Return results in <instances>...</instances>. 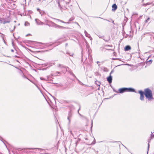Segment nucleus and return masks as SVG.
I'll list each match as a JSON object with an SVG mask.
<instances>
[{
  "label": "nucleus",
  "instance_id": "f8f14e48",
  "mask_svg": "<svg viewBox=\"0 0 154 154\" xmlns=\"http://www.w3.org/2000/svg\"><path fill=\"white\" fill-rule=\"evenodd\" d=\"M126 91L133 92H135L134 89L132 88H127Z\"/></svg>",
  "mask_w": 154,
  "mask_h": 154
},
{
  "label": "nucleus",
  "instance_id": "6ab92c4d",
  "mask_svg": "<svg viewBox=\"0 0 154 154\" xmlns=\"http://www.w3.org/2000/svg\"><path fill=\"white\" fill-rule=\"evenodd\" d=\"M139 93L140 94V95H143V94H144V92H143L142 91H139Z\"/></svg>",
  "mask_w": 154,
  "mask_h": 154
},
{
  "label": "nucleus",
  "instance_id": "f704fd0d",
  "mask_svg": "<svg viewBox=\"0 0 154 154\" xmlns=\"http://www.w3.org/2000/svg\"><path fill=\"white\" fill-rule=\"evenodd\" d=\"M37 11H40V10L39 9V8H38L37 9Z\"/></svg>",
  "mask_w": 154,
  "mask_h": 154
},
{
  "label": "nucleus",
  "instance_id": "4c0bfd02",
  "mask_svg": "<svg viewBox=\"0 0 154 154\" xmlns=\"http://www.w3.org/2000/svg\"><path fill=\"white\" fill-rule=\"evenodd\" d=\"M106 20L107 21H109L108 20H107V19H106L105 20Z\"/></svg>",
  "mask_w": 154,
  "mask_h": 154
},
{
  "label": "nucleus",
  "instance_id": "4be33fe9",
  "mask_svg": "<svg viewBox=\"0 0 154 154\" xmlns=\"http://www.w3.org/2000/svg\"><path fill=\"white\" fill-rule=\"evenodd\" d=\"M56 20H58V21L60 22H61V23H65V22H64V21L61 20H60V19H56Z\"/></svg>",
  "mask_w": 154,
  "mask_h": 154
},
{
  "label": "nucleus",
  "instance_id": "f03ea898",
  "mask_svg": "<svg viewBox=\"0 0 154 154\" xmlns=\"http://www.w3.org/2000/svg\"><path fill=\"white\" fill-rule=\"evenodd\" d=\"M46 25H48L50 26L53 27H55L56 28L65 29L66 28V27H65L61 26H59V25H58L56 24V23H54L52 22H51V21L50 22V23L49 24H48V23H47L46 24Z\"/></svg>",
  "mask_w": 154,
  "mask_h": 154
},
{
  "label": "nucleus",
  "instance_id": "a211bd4d",
  "mask_svg": "<svg viewBox=\"0 0 154 154\" xmlns=\"http://www.w3.org/2000/svg\"><path fill=\"white\" fill-rule=\"evenodd\" d=\"M144 96L143 95H140V99L141 100H144Z\"/></svg>",
  "mask_w": 154,
  "mask_h": 154
},
{
  "label": "nucleus",
  "instance_id": "2f4dec72",
  "mask_svg": "<svg viewBox=\"0 0 154 154\" xmlns=\"http://www.w3.org/2000/svg\"><path fill=\"white\" fill-rule=\"evenodd\" d=\"M80 109V107L79 108V109H78V113H79V114H80H80L79 113V110Z\"/></svg>",
  "mask_w": 154,
  "mask_h": 154
},
{
  "label": "nucleus",
  "instance_id": "c756f323",
  "mask_svg": "<svg viewBox=\"0 0 154 154\" xmlns=\"http://www.w3.org/2000/svg\"><path fill=\"white\" fill-rule=\"evenodd\" d=\"M114 71L113 70H112L111 71V72L110 73V75H111V74Z\"/></svg>",
  "mask_w": 154,
  "mask_h": 154
},
{
  "label": "nucleus",
  "instance_id": "79ce46f5",
  "mask_svg": "<svg viewBox=\"0 0 154 154\" xmlns=\"http://www.w3.org/2000/svg\"><path fill=\"white\" fill-rule=\"evenodd\" d=\"M8 151L9 152H10V151L8 149Z\"/></svg>",
  "mask_w": 154,
  "mask_h": 154
},
{
  "label": "nucleus",
  "instance_id": "5701e85b",
  "mask_svg": "<svg viewBox=\"0 0 154 154\" xmlns=\"http://www.w3.org/2000/svg\"><path fill=\"white\" fill-rule=\"evenodd\" d=\"M29 25V23L28 22H26L25 23V25L26 26H28Z\"/></svg>",
  "mask_w": 154,
  "mask_h": 154
},
{
  "label": "nucleus",
  "instance_id": "412c9836",
  "mask_svg": "<svg viewBox=\"0 0 154 154\" xmlns=\"http://www.w3.org/2000/svg\"><path fill=\"white\" fill-rule=\"evenodd\" d=\"M97 35L98 36V37H99V38H102L103 39H104V40H105L103 38V37H104V36L103 35V36H101V35Z\"/></svg>",
  "mask_w": 154,
  "mask_h": 154
},
{
  "label": "nucleus",
  "instance_id": "b1692460",
  "mask_svg": "<svg viewBox=\"0 0 154 154\" xmlns=\"http://www.w3.org/2000/svg\"><path fill=\"white\" fill-rule=\"evenodd\" d=\"M66 53L68 54L70 56L72 57V56H73L74 55V53Z\"/></svg>",
  "mask_w": 154,
  "mask_h": 154
},
{
  "label": "nucleus",
  "instance_id": "4468645a",
  "mask_svg": "<svg viewBox=\"0 0 154 154\" xmlns=\"http://www.w3.org/2000/svg\"><path fill=\"white\" fill-rule=\"evenodd\" d=\"M131 48V47L129 45L126 46L125 49V51H128Z\"/></svg>",
  "mask_w": 154,
  "mask_h": 154
},
{
  "label": "nucleus",
  "instance_id": "c9c22d12",
  "mask_svg": "<svg viewBox=\"0 0 154 154\" xmlns=\"http://www.w3.org/2000/svg\"><path fill=\"white\" fill-rule=\"evenodd\" d=\"M111 20L112 21V23H113V24H114V21L112 20Z\"/></svg>",
  "mask_w": 154,
  "mask_h": 154
},
{
  "label": "nucleus",
  "instance_id": "7ed1b4c3",
  "mask_svg": "<svg viewBox=\"0 0 154 154\" xmlns=\"http://www.w3.org/2000/svg\"><path fill=\"white\" fill-rule=\"evenodd\" d=\"M57 67L62 69V72L63 73L67 71L66 68L63 65L59 64L58 65Z\"/></svg>",
  "mask_w": 154,
  "mask_h": 154
},
{
  "label": "nucleus",
  "instance_id": "7c9ffc66",
  "mask_svg": "<svg viewBox=\"0 0 154 154\" xmlns=\"http://www.w3.org/2000/svg\"><path fill=\"white\" fill-rule=\"evenodd\" d=\"M149 144L148 143V150H149ZM148 152V151H147V152Z\"/></svg>",
  "mask_w": 154,
  "mask_h": 154
},
{
  "label": "nucleus",
  "instance_id": "9d476101",
  "mask_svg": "<svg viewBox=\"0 0 154 154\" xmlns=\"http://www.w3.org/2000/svg\"><path fill=\"white\" fill-rule=\"evenodd\" d=\"M107 80L109 83H111L112 80V76L111 75H110L107 78Z\"/></svg>",
  "mask_w": 154,
  "mask_h": 154
},
{
  "label": "nucleus",
  "instance_id": "20e7f679",
  "mask_svg": "<svg viewBox=\"0 0 154 154\" xmlns=\"http://www.w3.org/2000/svg\"><path fill=\"white\" fill-rule=\"evenodd\" d=\"M11 52L12 53H14V54H12V56L13 57H17V53L16 50L15 49H12L11 50Z\"/></svg>",
  "mask_w": 154,
  "mask_h": 154
},
{
  "label": "nucleus",
  "instance_id": "c85d7f7f",
  "mask_svg": "<svg viewBox=\"0 0 154 154\" xmlns=\"http://www.w3.org/2000/svg\"><path fill=\"white\" fill-rule=\"evenodd\" d=\"M70 134H71L73 136V134L72 133V131L70 130Z\"/></svg>",
  "mask_w": 154,
  "mask_h": 154
},
{
  "label": "nucleus",
  "instance_id": "ea45409f",
  "mask_svg": "<svg viewBox=\"0 0 154 154\" xmlns=\"http://www.w3.org/2000/svg\"><path fill=\"white\" fill-rule=\"evenodd\" d=\"M99 89H100V88H99H99H98V90H99Z\"/></svg>",
  "mask_w": 154,
  "mask_h": 154
},
{
  "label": "nucleus",
  "instance_id": "423d86ee",
  "mask_svg": "<svg viewBox=\"0 0 154 154\" xmlns=\"http://www.w3.org/2000/svg\"><path fill=\"white\" fill-rule=\"evenodd\" d=\"M35 21L37 24L38 25H42L44 24L43 22H41L38 19H35Z\"/></svg>",
  "mask_w": 154,
  "mask_h": 154
},
{
  "label": "nucleus",
  "instance_id": "a19ab883",
  "mask_svg": "<svg viewBox=\"0 0 154 154\" xmlns=\"http://www.w3.org/2000/svg\"><path fill=\"white\" fill-rule=\"evenodd\" d=\"M20 72L21 73H22V71H21V70H20Z\"/></svg>",
  "mask_w": 154,
  "mask_h": 154
},
{
  "label": "nucleus",
  "instance_id": "393cba45",
  "mask_svg": "<svg viewBox=\"0 0 154 154\" xmlns=\"http://www.w3.org/2000/svg\"><path fill=\"white\" fill-rule=\"evenodd\" d=\"M150 20V18L149 17H148L145 21L146 23H148L149 22V20Z\"/></svg>",
  "mask_w": 154,
  "mask_h": 154
},
{
  "label": "nucleus",
  "instance_id": "f257e3e1",
  "mask_svg": "<svg viewBox=\"0 0 154 154\" xmlns=\"http://www.w3.org/2000/svg\"><path fill=\"white\" fill-rule=\"evenodd\" d=\"M144 94L149 100H150L153 99L152 92L150 89L148 88H146L144 89Z\"/></svg>",
  "mask_w": 154,
  "mask_h": 154
},
{
  "label": "nucleus",
  "instance_id": "72a5a7b5",
  "mask_svg": "<svg viewBox=\"0 0 154 154\" xmlns=\"http://www.w3.org/2000/svg\"><path fill=\"white\" fill-rule=\"evenodd\" d=\"M66 23V24H69V22H65V23Z\"/></svg>",
  "mask_w": 154,
  "mask_h": 154
},
{
  "label": "nucleus",
  "instance_id": "f3484780",
  "mask_svg": "<svg viewBox=\"0 0 154 154\" xmlns=\"http://www.w3.org/2000/svg\"><path fill=\"white\" fill-rule=\"evenodd\" d=\"M95 83L99 86L100 84V82L98 81H96L95 82Z\"/></svg>",
  "mask_w": 154,
  "mask_h": 154
},
{
  "label": "nucleus",
  "instance_id": "dca6fc26",
  "mask_svg": "<svg viewBox=\"0 0 154 154\" xmlns=\"http://www.w3.org/2000/svg\"><path fill=\"white\" fill-rule=\"evenodd\" d=\"M60 72H57L56 73H54L53 75H52L56 76L58 75L57 74H60Z\"/></svg>",
  "mask_w": 154,
  "mask_h": 154
},
{
  "label": "nucleus",
  "instance_id": "9b49d317",
  "mask_svg": "<svg viewBox=\"0 0 154 154\" xmlns=\"http://www.w3.org/2000/svg\"><path fill=\"white\" fill-rule=\"evenodd\" d=\"M72 116V114L71 113V112L69 113V114L68 116L67 117V119L69 121V124L70 123V120L71 119Z\"/></svg>",
  "mask_w": 154,
  "mask_h": 154
},
{
  "label": "nucleus",
  "instance_id": "1a4fd4ad",
  "mask_svg": "<svg viewBox=\"0 0 154 154\" xmlns=\"http://www.w3.org/2000/svg\"><path fill=\"white\" fill-rule=\"evenodd\" d=\"M112 11H115L117 8V6L116 4H113L112 6Z\"/></svg>",
  "mask_w": 154,
  "mask_h": 154
},
{
  "label": "nucleus",
  "instance_id": "37998d69",
  "mask_svg": "<svg viewBox=\"0 0 154 154\" xmlns=\"http://www.w3.org/2000/svg\"><path fill=\"white\" fill-rule=\"evenodd\" d=\"M76 23L77 24H78V25L79 24H78V23Z\"/></svg>",
  "mask_w": 154,
  "mask_h": 154
},
{
  "label": "nucleus",
  "instance_id": "39448f33",
  "mask_svg": "<svg viewBox=\"0 0 154 154\" xmlns=\"http://www.w3.org/2000/svg\"><path fill=\"white\" fill-rule=\"evenodd\" d=\"M127 88H125L119 89V92L120 93H122L127 91Z\"/></svg>",
  "mask_w": 154,
  "mask_h": 154
},
{
  "label": "nucleus",
  "instance_id": "6e6552de",
  "mask_svg": "<svg viewBox=\"0 0 154 154\" xmlns=\"http://www.w3.org/2000/svg\"><path fill=\"white\" fill-rule=\"evenodd\" d=\"M84 32L85 34V36L90 38L91 40L92 39V38L91 36L90 35L88 34L86 31L85 30L84 31Z\"/></svg>",
  "mask_w": 154,
  "mask_h": 154
},
{
  "label": "nucleus",
  "instance_id": "c03bdc74",
  "mask_svg": "<svg viewBox=\"0 0 154 154\" xmlns=\"http://www.w3.org/2000/svg\"><path fill=\"white\" fill-rule=\"evenodd\" d=\"M58 4H59V5H60V4H59V3H58Z\"/></svg>",
  "mask_w": 154,
  "mask_h": 154
},
{
  "label": "nucleus",
  "instance_id": "bb28decb",
  "mask_svg": "<svg viewBox=\"0 0 154 154\" xmlns=\"http://www.w3.org/2000/svg\"><path fill=\"white\" fill-rule=\"evenodd\" d=\"M74 20V19L72 17V18H70L69 20V21H72V20Z\"/></svg>",
  "mask_w": 154,
  "mask_h": 154
},
{
  "label": "nucleus",
  "instance_id": "e433bc0d",
  "mask_svg": "<svg viewBox=\"0 0 154 154\" xmlns=\"http://www.w3.org/2000/svg\"><path fill=\"white\" fill-rule=\"evenodd\" d=\"M2 20L1 19H0V23H2Z\"/></svg>",
  "mask_w": 154,
  "mask_h": 154
},
{
  "label": "nucleus",
  "instance_id": "0eeeda50",
  "mask_svg": "<svg viewBox=\"0 0 154 154\" xmlns=\"http://www.w3.org/2000/svg\"><path fill=\"white\" fill-rule=\"evenodd\" d=\"M10 5L11 6L12 8H11L12 9H13L14 8H15L16 7V5L15 3V2L14 1L13 2H10Z\"/></svg>",
  "mask_w": 154,
  "mask_h": 154
},
{
  "label": "nucleus",
  "instance_id": "58836bf2",
  "mask_svg": "<svg viewBox=\"0 0 154 154\" xmlns=\"http://www.w3.org/2000/svg\"><path fill=\"white\" fill-rule=\"evenodd\" d=\"M149 34V33H145L144 34L145 35L146 34Z\"/></svg>",
  "mask_w": 154,
  "mask_h": 154
},
{
  "label": "nucleus",
  "instance_id": "a18cd8bd",
  "mask_svg": "<svg viewBox=\"0 0 154 154\" xmlns=\"http://www.w3.org/2000/svg\"><path fill=\"white\" fill-rule=\"evenodd\" d=\"M45 154H47V153H45Z\"/></svg>",
  "mask_w": 154,
  "mask_h": 154
},
{
  "label": "nucleus",
  "instance_id": "cd10ccee",
  "mask_svg": "<svg viewBox=\"0 0 154 154\" xmlns=\"http://www.w3.org/2000/svg\"><path fill=\"white\" fill-rule=\"evenodd\" d=\"M97 63L98 65L99 66H100V64H99V63H100V62L99 61H97Z\"/></svg>",
  "mask_w": 154,
  "mask_h": 154
},
{
  "label": "nucleus",
  "instance_id": "a878e982",
  "mask_svg": "<svg viewBox=\"0 0 154 154\" xmlns=\"http://www.w3.org/2000/svg\"><path fill=\"white\" fill-rule=\"evenodd\" d=\"M77 79L80 85H84V84L81 81H80L79 79Z\"/></svg>",
  "mask_w": 154,
  "mask_h": 154
},
{
  "label": "nucleus",
  "instance_id": "aec40b11",
  "mask_svg": "<svg viewBox=\"0 0 154 154\" xmlns=\"http://www.w3.org/2000/svg\"><path fill=\"white\" fill-rule=\"evenodd\" d=\"M152 60H150L147 62V63H148V64H150L152 62Z\"/></svg>",
  "mask_w": 154,
  "mask_h": 154
},
{
  "label": "nucleus",
  "instance_id": "ddd939ff",
  "mask_svg": "<svg viewBox=\"0 0 154 154\" xmlns=\"http://www.w3.org/2000/svg\"><path fill=\"white\" fill-rule=\"evenodd\" d=\"M29 149H35L36 150V151H37V149L38 150V151H39V152H37L38 153H40V152L41 150H44V149H41V148H29Z\"/></svg>",
  "mask_w": 154,
  "mask_h": 154
},
{
  "label": "nucleus",
  "instance_id": "473e14b6",
  "mask_svg": "<svg viewBox=\"0 0 154 154\" xmlns=\"http://www.w3.org/2000/svg\"><path fill=\"white\" fill-rule=\"evenodd\" d=\"M9 22L7 21V22H5V21H4V23H8V22Z\"/></svg>",
  "mask_w": 154,
  "mask_h": 154
},
{
  "label": "nucleus",
  "instance_id": "2eb2a0df",
  "mask_svg": "<svg viewBox=\"0 0 154 154\" xmlns=\"http://www.w3.org/2000/svg\"><path fill=\"white\" fill-rule=\"evenodd\" d=\"M49 76H47V79H45V78H43V77H40V79L41 80H46L47 81L49 80Z\"/></svg>",
  "mask_w": 154,
  "mask_h": 154
}]
</instances>
